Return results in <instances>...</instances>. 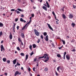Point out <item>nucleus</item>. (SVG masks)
Instances as JSON below:
<instances>
[{"label":"nucleus","instance_id":"nucleus-11","mask_svg":"<svg viewBox=\"0 0 76 76\" xmlns=\"http://www.w3.org/2000/svg\"><path fill=\"white\" fill-rule=\"evenodd\" d=\"M42 8L43 9H44V10H45V11H47V8L46 7L43 6L42 7Z\"/></svg>","mask_w":76,"mask_h":76},{"label":"nucleus","instance_id":"nucleus-10","mask_svg":"<svg viewBox=\"0 0 76 76\" xmlns=\"http://www.w3.org/2000/svg\"><path fill=\"white\" fill-rule=\"evenodd\" d=\"M45 39L46 41H48V35H47L46 37V38H45Z\"/></svg>","mask_w":76,"mask_h":76},{"label":"nucleus","instance_id":"nucleus-32","mask_svg":"<svg viewBox=\"0 0 76 76\" xmlns=\"http://www.w3.org/2000/svg\"><path fill=\"white\" fill-rule=\"evenodd\" d=\"M62 41L63 42V43L64 45H65V44L66 43V42H65V41L63 40H62Z\"/></svg>","mask_w":76,"mask_h":76},{"label":"nucleus","instance_id":"nucleus-18","mask_svg":"<svg viewBox=\"0 0 76 76\" xmlns=\"http://www.w3.org/2000/svg\"><path fill=\"white\" fill-rule=\"evenodd\" d=\"M72 26V27H75V25H76V24L74 23H72L71 24Z\"/></svg>","mask_w":76,"mask_h":76},{"label":"nucleus","instance_id":"nucleus-27","mask_svg":"<svg viewBox=\"0 0 76 76\" xmlns=\"http://www.w3.org/2000/svg\"><path fill=\"white\" fill-rule=\"evenodd\" d=\"M15 12H17V14H18V13L19 14V13H20V12L19 11L16 10H15Z\"/></svg>","mask_w":76,"mask_h":76},{"label":"nucleus","instance_id":"nucleus-22","mask_svg":"<svg viewBox=\"0 0 76 76\" xmlns=\"http://www.w3.org/2000/svg\"><path fill=\"white\" fill-rule=\"evenodd\" d=\"M44 70L45 72H47V71L48 70V68H45L44 69Z\"/></svg>","mask_w":76,"mask_h":76},{"label":"nucleus","instance_id":"nucleus-4","mask_svg":"<svg viewBox=\"0 0 76 76\" xmlns=\"http://www.w3.org/2000/svg\"><path fill=\"white\" fill-rule=\"evenodd\" d=\"M47 24L48 25V27L50 29H51V30H52L53 31V28L48 23Z\"/></svg>","mask_w":76,"mask_h":76},{"label":"nucleus","instance_id":"nucleus-33","mask_svg":"<svg viewBox=\"0 0 76 76\" xmlns=\"http://www.w3.org/2000/svg\"><path fill=\"white\" fill-rule=\"evenodd\" d=\"M26 25H27V24H26V25H25L23 28H22V30H23L25 28V27H26Z\"/></svg>","mask_w":76,"mask_h":76},{"label":"nucleus","instance_id":"nucleus-20","mask_svg":"<svg viewBox=\"0 0 76 76\" xmlns=\"http://www.w3.org/2000/svg\"><path fill=\"white\" fill-rule=\"evenodd\" d=\"M3 61H4V62H5V61H6L7 59H6V58H3Z\"/></svg>","mask_w":76,"mask_h":76},{"label":"nucleus","instance_id":"nucleus-49","mask_svg":"<svg viewBox=\"0 0 76 76\" xmlns=\"http://www.w3.org/2000/svg\"><path fill=\"white\" fill-rule=\"evenodd\" d=\"M35 68H33V71H34V72H35Z\"/></svg>","mask_w":76,"mask_h":76},{"label":"nucleus","instance_id":"nucleus-7","mask_svg":"<svg viewBox=\"0 0 76 76\" xmlns=\"http://www.w3.org/2000/svg\"><path fill=\"white\" fill-rule=\"evenodd\" d=\"M20 20L21 21V22H24V23H26V21L23 19V18H21L20 19Z\"/></svg>","mask_w":76,"mask_h":76},{"label":"nucleus","instance_id":"nucleus-47","mask_svg":"<svg viewBox=\"0 0 76 76\" xmlns=\"http://www.w3.org/2000/svg\"><path fill=\"white\" fill-rule=\"evenodd\" d=\"M19 26H17V30H19Z\"/></svg>","mask_w":76,"mask_h":76},{"label":"nucleus","instance_id":"nucleus-53","mask_svg":"<svg viewBox=\"0 0 76 76\" xmlns=\"http://www.w3.org/2000/svg\"><path fill=\"white\" fill-rule=\"evenodd\" d=\"M21 44L22 45H23V42H22L21 41Z\"/></svg>","mask_w":76,"mask_h":76},{"label":"nucleus","instance_id":"nucleus-36","mask_svg":"<svg viewBox=\"0 0 76 76\" xmlns=\"http://www.w3.org/2000/svg\"><path fill=\"white\" fill-rule=\"evenodd\" d=\"M17 49L18 51H20V48H19V47H17Z\"/></svg>","mask_w":76,"mask_h":76},{"label":"nucleus","instance_id":"nucleus-15","mask_svg":"<svg viewBox=\"0 0 76 76\" xmlns=\"http://www.w3.org/2000/svg\"><path fill=\"white\" fill-rule=\"evenodd\" d=\"M20 55L21 56H22V57H24V56H25V54H24L23 53H21Z\"/></svg>","mask_w":76,"mask_h":76},{"label":"nucleus","instance_id":"nucleus-16","mask_svg":"<svg viewBox=\"0 0 76 76\" xmlns=\"http://www.w3.org/2000/svg\"><path fill=\"white\" fill-rule=\"evenodd\" d=\"M46 3L47 5V7L48 8H49L50 7V5H49V4H48V2L47 1H46Z\"/></svg>","mask_w":76,"mask_h":76},{"label":"nucleus","instance_id":"nucleus-30","mask_svg":"<svg viewBox=\"0 0 76 76\" xmlns=\"http://www.w3.org/2000/svg\"><path fill=\"white\" fill-rule=\"evenodd\" d=\"M16 26V23H14L13 28H15V26Z\"/></svg>","mask_w":76,"mask_h":76},{"label":"nucleus","instance_id":"nucleus-60","mask_svg":"<svg viewBox=\"0 0 76 76\" xmlns=\"http://www.w3.org/2000/svg\"><path fill=\"white\" fill-rule=\"evenodd\" d=\"M52 47H54V45L52 43Z\"/></svg>","mask_w":76,"mask_h":76},{"label":"nucleus","instance_id":"nucleus-56","mask_svg":"<svg viewBox=\"0 0 76 76\" xmlns=\"http://www.w3.org/2000/svg\"><path fill=\"white\" fill-rule=\"evenodd\" d=\"M34 61H37V58H34Z\"/></svg>","mask_w":76,"mask_h":76},{"label":"nucleus","instance_id":"nucleus-38","mask_svg":"<svg viewBox=\"0 0 76 76\" xmlns=\"http://www.w3.org/2000/svg\"><path fill=\"white\" fill-rule=\"evenodd\" d=\"M76 51V49H74L72 50H71V51H73V52H75Z\"/></svg>","mask_w":76,"mask_h":76},{"label":"nucleus","instance_id":"nucleus-57","mask_svg":"<svg viewBox=\"0 0 76 76\" xmlns=\"http://www.w3.org/2000/svg\"><path fill=\"white\" fill-rule=\"evenodd\" d=\"M21 18H23V17H24V15H23V14H22L21 15Z\"/></svg>","mask_w":76,"mask_h":76},{"label":"nucleus","instance_id":"nucleus-43","mask_svg":"<svg viewBox=\"0 0 76 76\" xmlns=\"http://www.w3.org/2000/svg\"><path fill=\"white\" fill-rule=\"evenodd\" d=\"M15 28H13V31L14 33H15Z\"/></svg>","mask_w":76,"mask_h":76},{"label":"nucleus","instance_id":"nucleus-8","mask_svg":"<svg viewBox=\"0 0 76 76\" xmlns=\"http://www.w3.org/2000/svg\"><path fill=\"white\" fill-rule=\"evenodd\" d=\"M73 17V15L72 14H70L69 15V18H70V19H72Z\"/></svg>","mask_w":76,"mask_h":76},{"label":"nucleus","instance_id":"nucleus-14","mask_svg":"<svg viewBox=\"0 0 76 76\" xmlns=\"http://www.w3.org/2000/svg\"><path fill=\"white\" fill-rule=\"evenodd\" d=\"M62 17L63 19H65L66 18V15H64V14H62Z\"/></svg>","mask_w":76,"mask_h":76},{"label":"nucleus","instance_id":"nucleus-52","mask_svg":"<svg viewBox=\"0 0 76 76\" xmlns=\"http://www.w3.org/2000/svg\"><path fill=\"white\" fill-rule=\"evenodd\" d=\"M4 75H5L6 76H7V73H5L4 74Z\"/></svg>","mask_w":76,"mask_h":76},{"label":"nucleus","instance_id":"nucleus-63","mask_svg":"<svg viewBox=\"0 0 76 76\" xmlns=\"http://www.w3.org/2000/svg\"><path fill=\"white\" fill-rule=\"evenodd\" d=\"M33 8L34 9H36V7H33Z\"/></svg>","mask_w":76,"mask_h":76},{"label":"nucleus","instance_id":"nucleus-59","mask_svg":"<svg viewBox=\"0 0 76 76\" xmlns=\"http://www.w3.org/2000/svg\"><path fill=\"white\" fill-rule=\"evenodd\" d=\"M4 69H5V67H4V68L2 69V71H4Z\"/></svg>","mask_w":76,"mask_h":76},{"label":"nucleus","instance_id":"nucleus-54","mask_svg":"<svg viewBox=\"0 0 76 76\" xmlns=\"http://www.w3.org/2000/svg\"><path fill=\"white\" fill-rule=\"evenodd\" d=\"M48 18L49 19H51V16H48Z\"/></svg>","mask_w":76,"mask_h":76},{"label":"nucleus","instance_id":"nucleus-26","mask_svg":"<svg viewBox=\"0 0 76 76\" xmlns=\"http://www.w3.org/2000/svg\"><path fill=\"white\" fill-rule=\"evenodd\" d=\"M33 47L34 48H36V45H35V44H33Z\"/></svg>","mask_w":76,"mask_h":76},{"label":"nucleus","instance_id":"nucleus-3","mask_svg":"<svg viewBox=\"0 0 76 76\" xmlns=\"http://www.w3.org/2000/svg\"><path fill=\"white\" fill-rule=\"evenodd\" d=\"M21 75V73L19 72V71H17L15 73V76H16V75Z\"/></svg>","mask_w":76,"mask_h":76},{"label":"nucleus","instance_id":"nucleus-21","mask_svg":"<svg viewBox=\"0 0 76 76\" xmlns=\"http://www.w3.org/2000/svg\"><path fill=\"white\" fill-rule=\"evenodd\" d=\"M67 54V53H66V52H64V59H65V56H66V54Z\"/></svg>","mask_w":76,"mask_h":76},{"label":"nucleus","instance_id":"nucleus-17","mask_svg":"<svg viewBox=\"0 0 76 76\" xmlns=\"http://www.w3.org/2000/svg\"><path fill=\"white\" fill-rule=\"evenodd\" d=\"M16 59H15L14 61H13V64H16Z\"/></svg>","mask_w":76,"mask_h":76},{"label":"nucleus","instance_id":"nucleus-37","mask_svg":"<svg viewBox=\"0 0 76 76\" xmlns=\"http://www.w3.org/2000/svg\"><path fill=\"white\" fill-rule=\"evenodd\" d=\"M52 14L53 15H54V16H56V14H55V13H54V11H53L52 12Z\"/></svg>","mask_w":76,"mask_h":76},{"label":"nucleus","instance_id":"nucleus-13","mask_svg":"<svg viewBox=\"0 0 76 76\" xmlns=\"http://www.w3.org/2000/svg\"><path fill=\"white\" fill-rule=\"evenodd\" d=\"M10 39H12V38L13 37L12 36V34H11V33H10Z\"/></svg>","mask_w":76,"mask_h":76},{"label":"nucleus","instance_id":"nucleus-39","mask_svg":"<svg viewBox=\"0 0 76 76\" xmlns=\"http://www.w3.org/2000/svg\"><path fill=\"white\" fill-rule=\"evenodd\" d=\"M18 18H16L15 19V22H18Z\"/></svg>","mask_w":76,"mask_h":76},{"label":"nucleus","instance_id":"nucleus-2","mask_svg":"<svg viewBox=\"0 0 76 76\" xmlns=\"http://www.w3.org/2000/svg\"><path fill=\"white\" fill-rule=\"evenodd\" d=\"M34 31L35 33V34L37 36H39V32H38V31L36 29H34Z\"/></svg>","mask_w":76,"mask_h":76},{"label":"nucleus","instance_id":"nucleus-25","mask_svg":"<svg viewBox=\"0 0 76 76\" xmlns=\"http://www.w3.org/2000/svg\"><path fill=\"white\" fill-rule=\"evenodd\" d=\"M3 24L1 23H0V27H3Z\"/></svg>","mask_w":76,"mask_h":76},{"label":"nucleus","instance_id":"nucleus-48","mask_svg":"<svg viewBox=\"0 0 76 76\" xmlns=\"http://www.w3.org/2000/svg\"><path fill=\"white\" fill-rule=\"evenodd\" d=\"M63 47V46H62L61 47L59 48H58V49H59V50H60V49H61Z\"/></svg>","mask_w":76,"mask_h":76},{"label":"nucleus","instance_id":"nucleus-35","mask_svg":"<svg viewBox=\"0 0 76 76\" xmlns=\"http://www.w3.org/2000/svg\"><path fill=\"white\" fill-rule=\"evenodd\" d=\"M7 62L8 64H10V61L9 60H8L7 61Z\"/></svg>","mask_w":76,"mask_h":76},{"label":"nucleus","instance_id":"nucleus-50","mask_svg":"<svg viewBox=\"0 0 76 76\" xmlns=\"http://www.w3.org/2000/svg\"><path fill=\"white\" fill-rule=\"evenodd\" d=\"M31 17H34V14H31Z\"/></svg>","mask_w":76,"mask_h":76},{"label":"nucleus","instance_id":"nucleus-58","mask_svg":"<svg viewBox=\"0 0 76 76\" xmlns=\"http://www.w3.org/2000/svg\"><path fill=\"white\" fill-rule=\"evenodd\" d=\"M28 71H29V72H30V71H31V68H29L28 69Z\"/></svg>","mask_w":76,"mask_h":76},{"label":"nucleus","instance_id":"nucleus-12","mask_svg":"<svg viewBox=\"0 0 76 76\" xmlns=\"http://www.w3.org/2000/svg\"><path fill=\"white\" fill-rule=\"evenodd\" d=\"M17 10L20 12H23V11H24L23 10H21V9L19 8L17 9Z\"/></svg>","mask_w":76,"mask_h":76},{"label":"nucleus","instance_id":"nucleus-34","mask_svg":"<svg viewBox=\"0 0 76 76\" xmlns=\"http://www.w3.org/2000/svg\"><path fill=\"white\" fill-rule=\"evenodd\" d=\"M32 45H30L29 46V48H30V49L31 50H32Z\"/></svg>","mask_w":76,"mask_h":76},{"label":"nucleus","instance_id":"nucleus-23","mask_svg":"<svg viewBox=\"0 0 76 76\" xmlns=\"http://www.w3.org/2000/svg\"><path fill=\"white\" fill-rule=\"evenodd\" d=\"M21 35L22 37V38H25V35H24V34L21 33Z\"/></svg>","mask_w":76,"mask_h":76},{"label":"nucleus","instance_id":"nucleus-55","mask_svg":"<svg viewBox=\"0 0 76 76\" xmlns=\"http://www.w3.org/2000/svg\"><path fill=\"white\" fill-rule=\"evenodd\" d=\"M65 7H63V8L62 9V11H63V12H64V8Z\"/></svg>","mask_w":76,"mask_h":76},{"label":"nucleus","instance_id":"nucleus-31","mask_svg":"<svg viewBox=\"0 0 76 76\" xmlns=\"http://www.w3.org/2000/svg\"><path fill=\"white\" fill-rule=\"evenodd\" d=\"M18 41H19V42H22V40H21L20 39V38H18Z\"/></svg>","mask_w":76,"mask_h":76},{"label":"nucleus","instance_id":"nucleus-24","mask_svg":"<svg viewBox=\"0 0 76 76\" xmlns=\"http://www.w3.org/2000/svg\"><path fill=\"white\" fill-rule=\"evenodd\" d=\"M60 68V66H59L57 68V70L58 71V72H60V70H59Z\"/></svg>","mask_w":76,"mask_h":76},{"label":"nucleus","instance_id":"nucleus-19","mask_svg":"<svg viewBox=\"0 0 76 76\" xmlns=\"http://www.w3.org/2000/svg\"><path fill=\"white\" fill-rule=\"evenodd\" d=\"M28 56H29L27 54L26 55V60H27L28 58Z\"/></svg>","mask_w":76,"mask_h":76},{"label":"nucleus","instance_id":"nucleus-28","mask_svg":"<svg viewBox=\"0 0 76 76\" xmlns=\"http://www.w3.org/2000/svg\"><path fill=\"white\" fill-rule=\"evenodd\" d=\"M57 56L58 57H61V55L60 54H58L57 55Z\"/></svg>","mask_w":76,"mask_h":76},{"label":"nucleus","instance_id":"nucleus-5","mask_svg":"<svg viewBox=\"0 0 76 76\" xmlns=\"http://www.w3.org/2000/svg\"><path fill=\"white\" fill-rule=\"evenodd\" d=\"M66 58L68 60H69L70 58V56L69 55H66Z\"/></svg>","mask_w":76,"mask_h":76},{"label":"nucleus","instance_id":"nucleus-9","mask_svg":"<svg viewBox=\"0 0 76 76\" xmlns=\"http://www.w3.org/2000/svg\"><path fill=\"white\" fill-rule=\"evenodd\" d=\"M49 60V57L48 56H47L46 57V59L44 61V62H46L47 61H48Z\"/></svg>","mask_w":76,"mask_h":76},{"label":"nucleus","instance_id":"nucleus-42","mask_svg":"<svg viewBox=\"0 0 76 76\" xmlns=\"http://www.w3.org/2000/svg\"><path fill=\"white\" fill-rule=\"evenodd\" d=\"M40 37L42 39L44 38V37H43V36H42V35H41Z\"/></svg>","mask_w":76,"mask_h":76},{"label":"nucleus","instance_id":"nucleus-62","mask_svg":"<svg viewBox=\"0 0 76 76\" xmlns=\"http://www.w3.org/2000/svg\"><path fill=\"white\" fill-rule=\"evenodd\" d=\"M21 70H23V67H21Z\"/></svg>","mask_w":76,"mask_h":76},{"label":"nucleus","instance_id":"nucleus-61","mask_svg":"<svg viewBox=\"0 0 76 76\" xmlns=\"http://www.w3.org/2000/svg\"><path fill=\"white\" fill-rule=\"evenodd\" d=\"M73 8H74V9H76V6H73Z\"/></svg>","mask_w":76,"mask_h":76},{"label":"nucleus","instance_id":"nucleus-1","mask_svg":"<svg viewBox=\"0 0 76 76\" xmlns=\"http://www.w3.org/2000/svg\"><path fill=\"white\" fill-rule=\"evenodd\" d=\"M46 56H48V55H47V54H45L43 56L40 57L38 58L39 59H40V58H43L44 57V58H46V57H47Z\"/></svg>","mask_w":76,"mask_h":76},{"label":"nucleus","instance_id":"nucleus-51","mask_svg":"<svg viewBox=\"0 0 76 76\" xmlns=\"http://www.w3.org/2000/svg\"><path fill=\"white\" fill-rule=\"evenodd\" d=\"M40 42V40H39V39L38 41L37 42V43H39Z\"/></svg>","mask_w":76,"mask_h":76},{"label":"nucleus","instance_id":"nucleus-64","mask_svg":"<svg viewBox=\"0 0 76 76\" xmlns=\"http://www.w3.org/2000/svg\"><path fill=\"white\" fill-rule=\"evenodd\" d=\"M71 42H73V40H72L71 41Z\"/></svg>","mask_w":76,"mask_h":76},{"label":"nucleus","instance_id":"nucleus-45","mask_svg":"<svg viewBox=\"0 0 76 76\" xmlns=\"http://www.w3.org/2000/svg\"><path fill=\"white\" fill-rule=\"evenodd\" d=\"M55 74L56 75V76H58V73L57 72V71H55Z\"/></svg>","mask_w":76,"mask_h":76},{"label":"nucleus","instance_id":"nucleus-29","mask_svg":"<svg viewBox=\"0 0 76 76\" xmlns=\"http://www.w3.org/2000/svg\"><path fill=\"white\" fill-rule=\"evenodd\" d=\"M43 35L44 36H46L47 35V32H45L44 33Z\"/></svg>","mask_w":76,"mask_h":76},{"label":"nucleus","instance_id":"nucleus-46","mask_svg":"<svg viewBox=\"0 0 76 76\" xmlns=\"http://www.w3.org/2000/svg\"><path fill=\"white\" fill-rule=\"evenodd\" d=\"M15 10L14 9H12L11 10V12H14V11H15Z\"/></svg>","mask_w":76,"mask_h":76},{"label":"nucleus","instance_id":"nucleus-6","mask_svg":"<svg viewBox=\"0 0 76 76\" xmlns=\"http://www.w3.org/2000/svg\"><path fill=\"white\" fill-rule=\"evenodd\" d=\"M1 51H3H3H4V47L3 45H1Z\"/></svg>","mask_w":76,"mask_h":76},{"label":"nucleus","instance_id":"nucleus-44","mask_svg":"<svg viewBox=\"0 0 76 76\" xmlns=\"http://www.w3.org/2000/svg\"><path fill=\"white\" fill-rule=\"evenodd\" d=\"M34 53L33 52H32L31 53V54H30V56H32L33 54H34Z\"/></svg>","mask_w":76,"mask_h":76},{"label":"nucleus","instance_id":"nucleus-40","mask_svg":"<svg viewBox=\"0 0 76 76\" xmlns=\"http://www.w3.org/2000/svg\"><path fill=\"white\" fill-rule=\"evenodd\" d=\"M3 33H2V31H1L0 32V37L1 36Z\"/></svg>","mask_w":76,"mask_h":76},{"label":"nucleus","instance_id":"nucleus-41","mask_svg":"<svg viewBox=\"0 0 76 76\" xmlns=\"http://www.w3.org/2000/svg\"><path fill=\"white\" fill-rule=\"evenodd\" d=\"M16 64L18 66H20V64L19 63V62H17Z\"/></svg>","mask_w":76,"mask_h":76}]
</instances>
